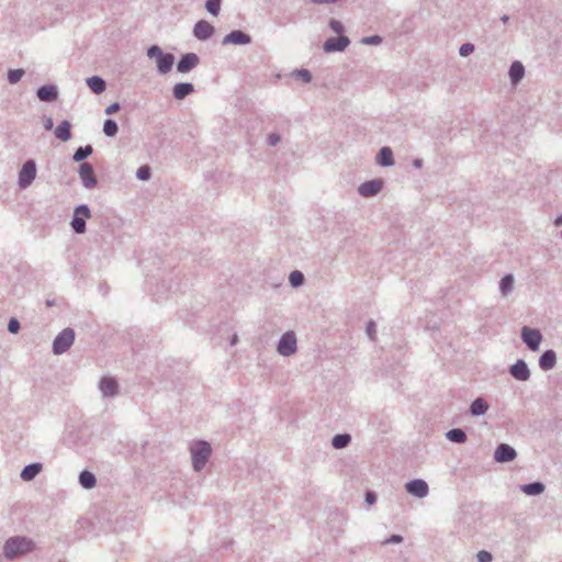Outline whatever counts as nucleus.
Here are the masks:
<instances>
[{
  "label": "nucleus",
  "instance_id": "nucleus-48",
  "mask_svg": "<svg viewBox=\"0 0 562 562\" xmlns=\"http://www.w3.org/2000/svg\"><path fill=\"white\" fill-rule=\"evenodd\" d=\"M402 540H403V538L401 536L393 535L390 539H386L384 543L385 544L400 543Z\"/></svg>",
  "mask_w": 562,
  "mask_h": 562
},
{
  "label": "nucleus",
  "instance_id": "nucleus-12",
  "mask_svg": "<svg viewBox=\"0 0 562 562\" xmlns=\"http://www.w3.org/2000/svg\"><path fill=\"white\" fill-rule=\"evenodd\" d=\"M350 44V40L347 36L340 35L338 37H330L325 41L323 48L326 53L342 52Z\"/></svg>",
  "mask_w": 562,
  "mask_h": 562
},
{
  "label": "nucleus",
  "instance_id": "nucleus-31",
  "mask_svg": "<svg viewBox=\"0 0 562 562\" xmlns=\"http://www.w3.org/2000/svg\"><path fill=\"white\" fill-rule=\"evenodd\" d=\"M350 443V436L347 434H339L333 438V447L344 449Z\"/></svg>",
  "mask_w": 562,
  "mask_h": 562
},
{
  "label": "nucleus",
  "instance_id": "nucleus-44",
  "mask_svg": "<svg viewBox=\"0 0 562 562\" xmlns=\"http://www.w3.org/2000/svg\"><path fill=\"white\" fill-rule=\"evenodd\" d=\"M21 325L16 318H11L8 324V330L12 334H16L20 329Z\"/></svg>",
  "mask_w": 562,
  "mask_h": 562
},
{
  "label": "nucleus",
  "instance_id": "nucleus-3",
  "mask_svg": "<svg viewBox=\"0 0 562 562\" xmlns=\"http://www.w3.org/2000/svg\"><path fill=\"white\" fill-rule=\"evenodd\" d=\"M37 175V167L34 159H27L18 173V186L21 190H25L32 186Z\"/></svg>",
  "mask_w": 562,
  "mask_h": 562
},
{
  "label": "nucleus",
  "instance_id": "nucleus-36",
  "mask_svg": "<svg viewBox=\"0 0 562 562\" xmlns=\"http://www.w3.org/2000/svg\"><path fill=\"white\" fill-rule=\"evenodd\" d=\"M24 75L23 69H11L8 72V81L11 85L18 83Z\"/></svg>",
  "mask_w": 562,
  "mask_h": 562
},
{
  "label": "nucleus",
  "instance_id": "nucleus-28",
  "mask_svg": "<svg viewBox=\"0 0 562 562\" xmlns=\"http://www.w3.org/2000/svg\"><path fill=\"white\" fill-rule=\"evenodd\" d=\"M80 485H82L86 488H91L95 486V476L90 472H81L79 476Z\"/></svg>",
  "mask_w": 562,
  "mask_h": 562
},
{
  "label": "nucleus",
  "instance_id": "nucleus-54",
  "mask_svg": "<svg viewBox=\"0 0 562 562\" xmlns=\"http://www.w3.org/2000/svg\"><path fill=\"white\" fill-rule=\"evenodd\" d=\"M508 20H509V16H508V15H506V14H504V15L501 18V21H502L503 23H507V22H508Z\"/></svg>",
  "mask_w": 562,
  "mask_h": 562
},
{
  "label": "nucleus",
  "instance_id": "nucleus-5",
  "mask_svg": "<svg viewBox=\"0 0 562 562\" xmlns=\"http://www.w3.org/2000/svg\"><path fill=\"white\" fill-rule=\"evenodd\" d=\"M91 217V211L88 205L80 204L75 207L72 220H71V228L76 234H83L86 232V220Z\"/></svg>",
  "mask_w": 562,
  "mask_h": 562
},
{
  "label": "nucleus",
  "instance_id": "nucleus-22",
  "mask_svg": "<svg viewBox=\"0 0 562 562\" xmlns=\"http://www.w3.org/2000/svg\"><path fill=\"white\" fill-rule=\"evenodd\" d=\"M557 363V353L554 350H546L539 358V367L543 371L551 370Z\"/></svg>",
  "mask_w": 562,
  "mask_h": 562
},
{
  "label": "nucleus",
  "instance_id": "nucleus-46",
  "mask_svg": "<svg viewBox=\"0 0 562 562\" xmlns=\"http://www.w3.org/2000/svg\"><path fill=\"white\" fill-rule=\"evenodd\" d=\"M476 559H479L480 562H491L492 554L487 551H480V553L476 554Z\"/></svg>",
  "mask_w": 562,
  "mask_h": 562
},
{
  "label": "nucleus",
  "instance_id": "nucleus-9",
  "mask_svg": "<svg viewBox=\"0 0 562 562\" xmlns=\"http://www.w3.org/2000/svg\"><path fill=\"white\" fill-rule=\"evenodd\" d=\"M79 178L83 188L90 190L97 187L98 181L91 164L82 162L78 169Z\"/></svg>",
  "mask_w": 562,
  "mask_h": 562
},
{
  "label": "nucleus",
  "instance_id": "nucleus-14",
  "mask_svg": "<svg viewBox=\"0 0 562 562\" xmlns=\"http://www.w3.org/2000/svg\"><path fill=\"white\" fill-rule=\"evenodd\" d=\"M509 373L517 381L525 382L530 378V370L525 360L519 359L509 367Z\"/></svg>",
  "mask_w": 562,
  "mask_h": 562
},
{
  "label": "nucleus",
  "instance_id": "nucleus-17",
  "mask_svg": "<svg viewBox=\"0 0 562 562\" xmlns=\"http://www.w3.org/2000/svg\"><path fill=\"white\" fill-rule=\"evenodd\" d=\"M36 95L41 101L52 102L58 98V89L55 85H45L37 89Z\"/></svg>",
  "mask_w": 562,
  "mask_h": 562
},
{
  "label": "nucleus",
  "instance_id": "nucleus-1",
  "mask_svg": "<svg viewBox=\"0 0 562 562\" xmlns=\"http://www.w3.org/2000/svg\"><path fill=\"white\" fill-rule=\"evenodd\" d=\"M34 550L32 539L25 537H13L3 544V554L8 559H14L21 554H27Z\"/></svg>",
  "mask_w": 562,
  "mask_h": 562
},
{
  "label": "nucleus",
  "instance_id": "nucleus-49",
  "mask_svg": "<svg viewBox=\"0 0 562 562\" xmlns=\"http://www.w3.org/2000/svg\"><path fill=\"white\" fill-rule=\"evenodd\" d=\"M54 127V122L52 117H45L44 120V128L50 131Z\"/></svg>",
  "mask_w": 562,
  "mask_h": 562
},
{
  "label": "nucleus",
  "instance_id": "nucleus-29",
  "mask_svg": "<svg viewBox=\"0 0 562 562\" xmlns=\"http://www.w3.org/2000/svg\"><path fill=\"white\" fill-rule=\"evenodd\" d=\"M117 131H119V126L115 121H113L111 119H108L104 121L103 133L108 137H114L117 134Z\"/></svg>",
  "mask_w": 562,
  "mask_h": 562
},
{
  "label": "nucleus",
  "instance_id": "nucleus-37",
  "mask_svg": "<svg viewBox=\"0 0 562 562\" xmlns=\"http://www.w3.org/2000/svg\"><path fill=\"white\" fill-rule=\"evenodd\" d=\"M151 171L148 165L140 166L136 171L137 179L142 181H147L150 179Z\"/></svg>",
  "mask_w": 562,
  "mask_h": 562
},
{
  "label": "nucleus",
  "instance_id": "nucleus-30",
  "mask_svg": "<svg viewBox=\"0 0 562 562\" xmlns=\"http://www.w3.org/2000/svg\"><path fill=\"white\" fill-rule=\"evenodd\" d=\"M446 437L456 443H463L465 441V434L462 429L459 428L451 429L448 434H446Z\"/></svg>",
  "mask_w": 562,
  "mask_h": 562
},
{
  "label": "nucleus",
  "instance_id": "nucleus-34",
  "mask_svg": "<svg viewBox=\"0 0 562 562\" xmlns=\"http://www.w3.org/2000/svg\"><path fill=\"white\" fill-rule=\"evenodd\" d=\"M487 409V404L485 403V401L483 400H475L472 404V406H470V411H472V414L474 415H482V414H485Z\"/></svg>",
  "mask_w": 562,
  "mask_h": 562
},
{
  "label": "nucleus",
  "instance_id": "nucleus-19",
  "mask_svg": "<svg viewBox=\"0 0 562 562\" xmlns=\"http://www.w3.org/2000/svg\"><path fill=\"white\" fill-rule=\"evenodd\" d=\"M375 161L381 167L394 166L395 161L392 149L387 146L382 147L376 155Z\"/></svg>",
  "mask_w": 562,
  "mask_h": 562
},
{
  "label": "nucleus",
  "instance_id": "nucleus-35",
  "mask_svg": "<svg viewBox=\"0 0 562 562\" xmlns=\"http://www.w3.org/2000/svg\"><path fill=\"white\" fill-rule=\"evenodd\" d=\"M222 0H206L205 8L207 12L214 16H217L221 11Z\"/></svg>",
  "mask_w": 562,
  "mask_h": 562
},
{
  "label": "nucleus",
  "instance_id": "nucleus-24",
  "mask_svg": "<svg viewBox=\"0 0 562 562\" xmlns=\"http://www.w3.org/2000/svg\"><path fill=\"white\" fill-rule=\"evenodd\" d=\"M43 470V465L38 462L29 464L21 472V479L24 482L32 481Z\"/></svg>",
  "mask_w": 562,
  "mask_h": 562
},
{
  "label": "nucleus",
  "instance_id": "nucleus-8",
  "mask_svg": "<svg viewBox=\"0 0 562 562\" xmlns=\"http://www.w3.org/2000/svg\"><path fill=\"white\" fill-rule=\"evenodd\" d=\"M521 340L531 351H538L542 341V334L539 329L524 326L521 328Z\"/></svg>",
  "mask_w": 562,
  "mask_h": 562
},
{
  "label": "nucleus",
  "instance_id": "nucleus-50",
  "mask_svg": "<svg viewBox=\"0 0 562 562\" xmlns=\"http://www.w3.org/2000/svg\"><path fill=\"white\" fill-rule=\"evenodd\" d=\"M423 165H424V161L420 158H416L413 160V167L415 169H420L423 167Z\"/></svg>",
  "mask_w": 562,
  "mask_h": 562
},
{
  "label": "nucleus",
  "instance_id": "nucleus-7",
  "mask_svg": "<svg viewBox=\"0 0 562 562\" xmlns=\"http://www.w3.org/2000/svg\"><path fill=\"white\" fill-rule=\"evenodd\" d=\"M297 350V340L294 331L289 330L284 333L277 346V351L283 357L292 356Z\"/></svg>",
  "mask_w": 562,
  "mask_h": 562
},
{
  "label": "nucleus",
  "instance_id": "nucleus-56",
  "mask_svg": "<svg viewBox=\"0 0 562 562\" xmlns=\"http://www.w3.org/2000/svg\"><path fill=\"white\" fill-rule=\"evenodd\" d=\"M561 236H562V231H561Z\"/></svg>",
  "mask_w": 562,
  "mask_h": 562
},
{
  "label": "nucleus",
  "instance_id": "nucleus-16",
  "mask_svg": "<svg viewBox=\"0 0 562 562\" xmlns=\"http://www.w3.org/2000/svg\"><path fill=\"white\" fill-rule=\"evenodd\" d=\"M405 490L415 497H425L428 494V485L426 481L414 480L405 484Z\"/></svg>",
  "mask_w": 562,
  "mask_h": 562
},
{
  "label": "nucleus",
  "instance_id": "nucleus-39",
  "mask_svg": "<svg viewBox=\"0 0 562 562\" xmlns=\"http://www.w3.org/2000/svg\"><path fill=\"white\" fill-rule=\"evenodd\" d=\"M292 76L308 83L312 80V74L307 69H297L292 72Z\"/></svg>",
  "mask_w": 562,
  "mask_h": 562
},
{
  "label": "nucleus",
  "instance_id": "nucleus-52",
  "mask_svg": "<svg viewBox=\"0 0 562 562\" xmlns=\"http://www.w3.org/2000/svg\"><path fill=\"white\" fill-rule=\"evenodd\" d=\"M555 226H562V214L554 220Z\"/></svg>",
  "mask_w": 562,
  "mask_h": 562
},
{
  "label": "nucleus",
  "instance_id": "nucleus-38",
  "mask_svg": "<svg viewBox=\"0 0 562 562\" xmlns=\"http://www.w3.org/2000/svg\"><path fill=\"white\" fill-rule=\"evenodd\" d=\"M366 333L371 341H376V324L373 319L367 323Z\"/></svg>",
  "mask_w": 562,
  "mask_h": 562
},
{
  "label": "nucleus",
  "instance_id": "nucleus-55",
  "mask_svg": "<svg viewBox=\"0 0 562 562\" xmlns=\"http://www.w3.org/2000/svg\"><path fill=\"white\" fill-rule=\"evenodd\" d=\"M109 391H110V392H109V394H108V395L113 396V395H114V390H109Z\"/></svg>",
  "mask_w": 562,
  "mask_h": 562
},
{
  "label": "nucleus",
  "instance_id": "nucleus-27",
  "mask_svg": "<svg viewBox=\"0 0 562 562\" xmlns=\"http://www.w3.org/2000/svg\"><path fill=\"white\" fill-rule=\"evenodd\" d=\"M93 149L91 145L81 146L76 149L72 160L76 162L83 161L87 157H89L92 154Z\"/></svg>",
  "mask_w": 562,
  "mask_h": 562
},
{
  "label": "nucleus",
  "instance_id": "nucleus-26",
  "mask_svg": "<svg viewBox=\"0 0 562 562\" xmlns=\"http://www.w3.org/2000/svg\"><path fill=\"white\" fill-rule=\"evenodd\" d=\"M86 81H87V86L95 94H100V93L104 92L106 89L105 81L99 76L90 77Z\"/></svg>",
  "mask_w": 562,
  "mask_h": 562
},
{
  "label": "nucleus",
  "instance_id": "nucleus-15",
  "mask_svg": "<svg viewBox=\"0 0 562 562\" xmlns=\"http://www.w3.org/2000/svg\"><path fill=\"white\" fill-rule=\"evenodd\" d=\"M223 45L234 44V45H248L251 43L250 35L246 34L240 30L232 31L223 38Z\"/></svg>",
  "mask_w": 562,
  "mask_h": 562
},
{
  "label": "nucleus",
  "instance_id": "nucleus-41",
  "mask_svg": "<svg viewBox=\"0 0 562 562\" xmlns=\"http://www.w3.org/2000/svg\"><path fill=\"white\" fill-rule=\"evenodd\" d=\"M361 43L366 45H380L382 37L379 35L367 36L361 40Z\"/></svg>",
  "mask_w": 562,
  "mask_h": 562
},
{
  "label": "nucleus",
  "instance_id": "nucleus-11",
  "mask_svg": "<svg viewBox=\"0 0 562 562\" xmlns=\"http://www.w3.org/2000/svg\"><path fill=\"white\" fill-rule=\"evenodd\" d=\"M214 33V26L205 20H200L194 24L193 35L200 41L210 40Z\"/></svg>",
  "mask_w": 562,
  "mask_h": 562
},
{
  "label": "nucleus",
  "instance_id": "nucleus-20",
  "mask_svg": "<svg viewBox=\"0 0 562 562\" xmlns=\"http://www.w3.org/2000/svg\"><path fill=\"white\" fill-rule=\"evenodd\" d=\"M194 91V87L190 82H179L172 88V94L176 100H183Z\"/></svg>",
  "mask_w": 562,
  "mask_h": 562
},
{
  "label": "nucleus",
  "instance_id": "nucleus-53",
  "mask_svg": "<svg viewBox=\"0 0 562 562\" xmlns=\"http://www.w3.org/2000/svg\"><path fill=\"white\" fill-rule=\"evenodd\" d=\"M238 341V336L236 334H234L231 338V345L232 346H235Z\"/></svg>",
  "mask_w": 562,
  "mask_h": 562
},
{
  "label": "nucleus",
  "instance_id": "nucleus-32",
  "mask_svg": "<svg viewBox=\"0 0 562 562\" xmlns=\"http://www.w3.org/2000/svg\"><path fill=\"white\" fill-rule=\"evenodd\" d=\"M544 490V486L542 483H531L522 486V492H525L527 495H538L542 493Z\"/></svg>",
  "mask_w": 562,
  "mask_h": 562
},
{
  "label": "nucleus",
  "instance_id": "nucleus-45",
  "mask_svg": "<svg viewBox=\"0 0 562 562\" xmlns=\"http://www.w3.org/2000/svg\"><path fill=\"white\" fill-rule=\"evenodd\" d=\"M281 142V137L277 133H271L267 137V143L269 146H277Z\"/></svg>",
  "mask_w": 562,
  "mask_h": 562
},
{
  "label": "nucleus",
  "instance_id": "nucleus-10",
  "mask_svg": "<svg viewBox=\"0 0 562 562\" xmlns=\"http://www.w3.org/2000/svg\"><path fill=\"white\" fill-rule=\"evenodd\" d=\"M384 181L380 178L366 181L358 187V193L362 198H372L381 192Z\"/></svg>",
  "mask_w": 562,
  "mask_h": 562
},
{
  "label": "nucleus",
  "instance_id": "nucleus-13",
  "mask_svg": "<svg viewBox=\"0 0 562 562\" xmlns=\"http://www.w3.org/2000/svg\"><path fill=\"white\" fill-rule=\"evenodd\" d=\"M200 64V58L194 53H187L182 55L177 64V70L181 74H187L194 69Z\"/></svg>",
  "mask_w": 562,
  "mask_h": 562
},
{
  "label": "nucleus",
  "instance_id": "nucleus-6",
  "mask_svg": "<svg viewBox=\"0 0 562 562\" xmlns=\"http://www.w3.org/2000/svg\"><path fill=\"white\" fill-rule=\"evenodd\" d=\"M75 341V331L71 328L61 330L53 341V352L55 355H63L66 352Z\"/></svg>",
  "mask_w": 562,
  "mask_h": 562
},
{
  "label": "nucleus",
  "instance_id": "nucleus-18",
  "mask_svg": "<svg viewBox=\"0 0 562 562\" xmlns=\"http://www.w3.org/2000/svg\"><path fill=\"white\" fill-rule=\"evenodd\" d=\"M516 458L515 449L506 443H502L494 452V459L498 462H509Z\"/></svg>",
  "mask_w": 562,
  "mask_h": 562
},
{
  "label": "nucleus",
  "instance_id": "nucleus-21",
  "mask_svg": "<svg viewBox=\"0 0 562 562\" xmlns=\"http://www.w3.org/2000/svg\"><path fill=\"white\" fill-rule=\"evenodd\" d=\"M508 76H509L512 85L516 86L518 82L521 81V79L525 76L524 65L518 60L512 63V65L509 67Z\"/></svg>",
  "mask_w": 562,
  "mask_h": 562
},
{
  "label": "nucleus",
  "instance_id": "nucleus-40",
  "mask_svg": "<svg viewBox=\"0 0 562 562\" xmlns=\"http://www.w3.org/2000/svg\"><path fill=\"white\" fill-rule=\"evenodd\" d=\"M474 45L472 43H464L459 47V54L462 57H468L474 52Z\"/></svg>",
  "mask_w": 562,
  "mask_h": 562
},
{
  "label": "nucleus",
  "instance_id": "nucleus-51",
  "mask_svg": "<svg viewBox=\"0 0 562 562\" xmlns=\"http://www.w3.org/2000/svg\"><path fill=\"white\" fill-rule=\"evenodd\" d=\"M374 502H375V496H374V494H373V493H371V492H368V493H367V503H368V505H373V504H374Z\"/></svg>",
  "mask_w": 562,
  "mask_h": 562
},
{
  "label": "nucleus",
  "instance_id": "nucleus-2",
  "mask_svg": "<svg viewBox=\"0 0 562 562\" xmlns=\"http://www.w3.org/2000/svg\"><path fill=\"white\" fill-rule=\"evenodd\" d=\"M147 56L156 60L157 70L161 75L168 74L175 63V56L170 53H164L158 45H151L147 49Z\"/></svg>",
  "mask_w": 562,
  "mask_h": 562
},
{
  "label": "nucleus",
  "instance_id": "nucleus-47",
  "mask_svg": "<svg viewBox=\"0 0 562 562\" xmlns=\"http://www.w3.org/2000/svg\"><path fill=\"white\" fill-rule=\"evenodd\" d=\"M120 109H121L120 103H119V102H113V103H111V104L105 109V114H106V115H112V114H114L115 112H117Z\"/></svg>",
  "mask_w": 562,
  "mask_h": 562
},
{
  "label": "nucleus",
  "instance_id": "nucleus-4",
  "mask_svg": "<svg viewBox=\"0 0 562 562\" xmlns=\"http://www.w3.org/2000/svg\"><path fill=\"white\" fill-rule=\"evenodd\" d=\"M192 454V467L196 471H201L204 468V464L207 462L211 448L207 442L199 441L191 447Z\"/></svg>",
  "mask_w": 562,
  "mask_h": 562
},
{
  "label": "nucleus",
  "instance_id": "nucleus-33",
  "mask_svg": "<svg viewBox=\"0 0 562 562\" xmlns=\"http://www.w3.org/2000/svg\"><path fill=\"white\" fill-rule=\"evenodd\" d=\"M304 276L301 271L294 270L289 276V282L293 288H299L304 283Z\"/></svg>",
  "mask_w": 562,
  "mask_h": 562
},
{
  "label": "nucleus",
  "instance_id": "nucleus-23",
  "mask_svg": "<svg viewBox=\"0 0 562 562\" xmlns=\"http://www.w3.org/2000/svg\"><path fill=\"white\" fill-rule=\"evenodd\" d=\"M515 277L512 273L505 274L499 281V292L502 297L506 299L513 291Z\"/></svg>",
  "mask_w": 562,
  "mask_h": 562
},
{
  "label": "nucleus",
  "instance_id": "nucleus-42",
  "mask_svg": "<svg viewBox=\"0 0 562 562\" xmlns=\"http://www.w3.org/2000/svg\"><path fill=\"white\" fill-rule=\"evenodd\" d=\"M329 27L336 34H341L345 31V27H344L342 23L337 21V20H335V19H331L329 21Z\"/></svg>",
  "mask_w": 562,
  "mask_h": 562
},
{
  "label": "nucleus",
  "instance_id": "nucleus-25",
  "mask_svg": "<svg viewBox=\"0 0 562 562\" xmlns=\"http://www.w3.org/2000/svg\"><path fill=\"white\" fill-rule=\"evenodd\" d=\"M71 125L65 120L54 131L55 137L61 142H68L71 138Z\"/></svg>",
  "mask_w": 562,
  "mask_h": 562
},
{
  "label": "nucleus",
  "instance_id": "nucleus-43",
  "mask_svg": "<svg viewBox=\"0 0 562 562\" xmlns=\"http://www.w3.org/2000/svg\"><path fill=\"white\" fill-rule=\"evenodd\" d=\"M98 386H117V381L113 376H103Z\"/></svg>",
  "mask_w": 562,
  "mask_h": 562
}]
</instances>
